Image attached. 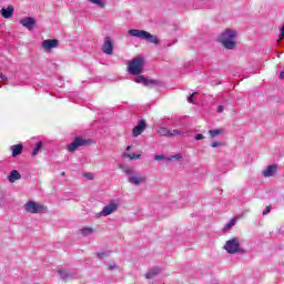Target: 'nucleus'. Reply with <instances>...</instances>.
I'll return each instance as SVG.
<instances>
[{
	"instance_id": "obj_1",
	"label": "nucleus",
	"mask_w": 284,
	"mask_h": 284,
	"mask_svg": "<svg viewBox=\"0 0 284 284\" xmlns=\"http://www.w3.org/2000/svg\"><path fill=\"white\" fill-rule=\"evenodd\" d=\"M145 65V60L142 57H136L128 64V71L129 74H133L135 77L133 81L135 83H141L142 85H145L146 88H154V85H159V81L156 80H150L143 75V67Z\"/></svg>"
},
{
	"instance_id": "obj_2",
	"label": "nucleus",
	"mask_w": 284,
	"mask_h": 284,
	"mask_svg": "<svg viewBox=\"0 0 284 284\" xmlns=\"http://www.w3.org/2000/svg\"><path fill=\"white\" fill-rule=\"evenodd\" d=\"M234 39H236V31L226 29L220 36V43H222L226 50H234V48H236V42Z\"/></svg>"
},
{
	"instance_id": "obj_3",
	"label": "nucleus",
	"mask_w": 284,
	"mask_h": 284,
	"mask_svg": "<svg viewBox=\"0 0 284 284\" xmlns=\"http://www.w3.org/2000/svg\"><path fill=\"white\" fill-rule=\"evenodd\" d=\"M130 37H135L136 39H143L144 41H149V43H154L155 45L160 43L159 38L152 36V33L145 30L131 29L129 30Z\"/></svg>"
},
{
	"instance_id": "obj_4",
	"label": "nucleus",
	"mask_w": 284,
	"mask_h": 284,
	"mask_svg": "<svg viewBox=\"0 0 284 284\" xmlns=\"http://www.w3.org/2000/svg\"><path fill=\"white\" fill-rule=\"evenodd\" d=\"M224 250L227 254H245V250L241 247V240H239V237L226 241Z\"/></svg>"
},
{
	"instance_id": "obj_5",
	"label": "nucleus",
	"mask_w": 284,
	"mask_h": 284,
	"mask_svg": "<svg viewBox=\"0 0 284 284\" xmlns=\"http://www.w3.org/2000/svg\"><path fill=\"white\" fill-rule=\"evenodd\" d=\"M24 210L26 212H29V214H41L43 212H48V207L34 201L27 202L24 205Z\"/></svg>"
},
{
	"instance_id": "obj_6",
	"label": "nucleus",
	"mask_w": 284,
	"mask_h": 284,
	"mask_svg": "<svg viewBox=\"0 0 284 284\" xmlns=\"http://www.w3.org/2000/svg\"><path fill=\"white\" fill-rule=\"evenodd\" d=\"M129 183L131 185H141L148 181V175L142 174V173H135L133 175H129L128 178Z\"/></svg>"
},
{
	"instance_id": "obj_7",
	"label": "nucleus",
	"mask_w": 284,
	"mask_h": 284,
	"mask_svg": "<svg viewBox=\"0 0 284 284\" xmlns=\"http://www.w3.org/2000/svg\"><path fill=\"white\" fill-rule=\"evenodd\" d=\"M83 145H88V140L83 138H75L71 144H69V152H74L78 148H83Z\"/></svg>"
},
{
	"instance_id": "obj_8",
	"label": "nucleus",
	"mask_w": 284,
	"mask_h": 284,
	"mask_svg": "<svg viewBox=\"0 0 284 284\" xmlns=\"http://www.w3.org/2000/svg\"><path fill=\"white\" fill-rule=\"evenodd\" d=\"M119 203L111 202L103 207V210L99 213V216H110V214H114V211L118 210Z\"/></svg>"
},
{
	"instance_id": "obj_9",
	"label": "nucleus",
	"mask_w": 284,
	"mask_h": 284,
	"mask_svg": "<svg viewBox=\"0 0 284 284\" xmlns=\"http://www.w3.org/2000/svg\"><path fill=\"white\" fill-rule=\"evenodd\" d=\"M102 52L104 54H113L114 52V42H112V38L106 37L104 39L103 45H102Z\"/></svg>"
},
{
	"instance_id": "obj_10",
	"label": "nucleus",
	"mask_w": 284,
	"mask_h": 284,
	"mask_svg": "<svg viewBox=\"0 0 284 284\" xmlns=\"http://www.w3.org/2000/svg\"><path fill=\"white\" fill-rule=\"evenodd\" d=\"M20 23L23 26V28H27V30H34L37 21L32 17H26L20 20Z\"/></svg>"
},
{
	"instance_id": "obj_11",
	"label": "nucleus",
	"mask_w": 284,
	"mask_h": 284,
	"mask_svg": "<svg viewBox=\"0 0 284 284\" xmlns=\"http://www.w3.org/2000/svg\"><path fill=\"white\" fill-rule=\"evenodd\" d=\"M58 45H59V40L57 39H48L42 42V48L43 50H47V51L58 48Z\"/></svg>"
},
{
	"instance_id": "obj_12",
	"label": "nucleus",
	"mask_w": 284,
	"mask_h": 284,
	"mask_svg": "<svg viewBox=\"0 0 284 284\" xmlns=\"http://www.w3.org/2000/svg\"><path fill=\"white\" fill-rule=\"evenodd\" d=\"M145 128H148V124H145L144 120H141L138 125L133 128V136H140V134H143Z\"/></svg>"
},
{
	"instance_id": "obj_13",
	"label": "nucleus",
	"mask_w": 284,
	"mask_h": 284,
	"mask_svg": "<svg viewBox=\"0 0 284 284\" xmlns=\"http://www.w3.org/2000/svg\"><path fill=\"white\" fill-rule=\"evenodd\" d=\"M0 12L3 19H10L14 14V7L8 6V8H2Z\"/></svg>"
},
{
	"instance_id": "obj_14",
	"label": "nucleus",
	"mask_w": 284,
	"mask_h": 284,
	"mask_svg": "<svg viewBox=\"0 0 284 284\" xmlns=\"http://www.w3.org/2000/svg\"><path fill=\"white\" fill-rule=\"evenodd\" d=\"M278 166L276 164L274 165H268L264 171H263V176L270 178V176H274V174H276V169Z\"/></svg>"
},
{
	"instance_id": "obj_15",
	"label": "nucleus",
	"mask_w": 284,
	"mask_h": 284,
	"mask_svg": "<svg viewBox=\"0 0 284 284\" xmlns=\"http://www.w3.org/2000/svg\"><path fill=\"white\" fill-rule=\"evenodd\" d=\"M58 274H59L60 278H62V281H70V278H75L74 275H72L70 272H68L65 270H59Z\"/></svg>"
},
{
	"instance_id": "obj_16",
	"label": "nucleus",
	"mask_w": 284,
	"mask_h": 284,
	"mask_svg": "<svg viewBox=\"0 0 284 284\" xmlns=\"http://www.w3.org/2000/svg\"><path fill=\"white\" fill-rule=\"evenodd\" d=\"M12 156L17 158L23 152V144L11 145Z\"/></svg>"
},
{
	"instance_id": "obj_17",
	"label": "nucleus",
	"mask_w": 284,
	"mask_h": 284,
	"mask_svg": "<svg viewBox=\"0 0 284 284\" xmlns=\"http://www.w3.org/2000/svg\"><path fill=\"white\" fill-rule=\"evenodd\" d=\"M159 274H161V268L154 267V268H151V270L145 274V278L151 280V278H154L155 276H159Z\"/></svg>"
},
{
	"instance_id": "obj_18",
	"label": "nucleus",
	"mask_w": 284,
	"mask_h": 284,
	"mask_svg": "<svg viewBox=\"0 0 284 284\" xmlns=\"http://www.w3.org/2000/svg\"><path fill=\"white\" fill-rule=\"evenodd\" d=\"M19 179H21V173H19L17 170L11 171L8 176L10 183H14V181H19Z\"/></svg>"
},
{
	"instance_id": "obj_19",
	"label": "nucleus",
	"mask_w": 284,
	"mask_h": 284,
	"mask_svg": "<svg viewBox=\"0 0 284 284\" xmlns=\"http://www.w3.org/2000/svg\"><path fill=\"white\" fill-rule=\"evenodd\" d=\"M169 136H187V133L181 131V129H173L170 130Z\"/></svg>"
},
{
	"instance_id": "obj_20",
	"label": "nucleus",
	"mask_w": 284,
	"mask_h": 284,
	"mask_svg": "<svg viewBox=\"0 0 284 284\" xmlns=\"http://www.w3.org/2000/svg\"><path fill=\"white\" fill-rule=\"evenodd\" d=\"M122 172L126 174V176H132L134 174V169L128 166V165H121L120 166Z\"/></svg>"
},
{
	"instance_id": "obj_21",
	"label": "nucleus",
	"mask_w": 284,
	"mask_h": 284,
	"mask_svg": "<svg viewBox=\"0 0 284 284\" xmlns=\"http://www.w3.org/2000/svg\"><path fill=\"white\" fill-rule=\"evenodd\" d=\"M158 134H160V136H170V130L165 126H161L158 130Z\"/></svg>"
},
{
	"instance_id": "obj_22",
	"label": "nucleus",
	"mask_w": 284,
	"mask_h": 284,
	"mask_svg": "<svg viewBox=\"0 0 284 284\" xmlns=\"http://www.w3.org/2000/svg\"><path fill=\"white\" fill-rule=\"evenodd\" d=\"M89 3L98 6V8H105V0H88Z\"/></svg>"
},
{
	"instance_id": "obj_23",
	"label": "nucleus",
	"mask_w": 284,
	"mask_h": 284,
	"mask_svg": "<svg viewBox=\"0 0 284 284\" xmlns=\"http://www.w3.org/2000/svg\"><path fill=\"white\" fill-rule=\"evenodd\" d=\"M122 156L124 159H130L131 161L136 160V159H141V154H136V153H133V154L123 153Z\"/></svg>"
},
{
	"instance_id": "obj_24",
	"label": "nucleus",
	"mask_w": 284,
	"mask_h": 284,
	"mask_svg": "<svg viewBox=\"0 0 284 284\" xmlns=\"http://www.w3.org/2000/svg\"><path fill=\"white\" fill-rule=\"evenodd\" d=\"M82 236H90V234H92L94 232V229L92 227H84L82 230H80Z\"/></svg>"
},
{
	"instance_id": "obj_25",
	"label": "nucleus",
	"mask_w": 284,
	"mask_h": 284,
	"mask_svg": "<svg viewBox=\"0 0 284 284\" xmlns=\"http://www.w3.org/2000/svg\"><path fill=\"white\" fill-rule=\"evenodd\" d=\"M43 148V142H38L36 148L33 149L32 156H37L39 154V151Z\"/></svg>"
},
{
	"instance_id": "obj_26",
	"label": "nucleus",
	"mask_w": 284,
	"mask_h": 284,
	"mask_svg": "<svg viewBox=\"0 0 284 284\" xmlns=\"http://www.w3.org/2000/svg\"><path fill=\"white\" fill-rule=\"evenodd\" d=\"M97 256H98V258L103 261V258H108V256H110V251L97 253Z\"/></svg>"
},
{
	"instance_id": "obj_27",
	"label": "nucleus",
	"mask_w": 284,
	"mask_h": 284,
	"mask_svg": "<svg viewBox=\"0 0 284 284\" xmlns=\"http://www.w3.org/2000/svg\"><path fill=\"white\" fill-rule=\"evenodd\" d=\"M236 225V219H232L225 226L224 230H232Z\"/></svg>"
},
{
	"instance_id": "obj_28",
	"label": "nucleus",
	"mask_w": 284,
	"mask_h": 284,
	"mask_svg": "<svg viewBox=\"0 0 284 284\" xmlns=\"http://www.w3.org/2000/svg\"><path fill=\"white\" fill-rule=\"evenodd\" d=\"M209 134L212 139H214L215 136L221 135V130H210Z\"/></svg>"
},
{
	"instance_id": "obj_29",
	"label": "nucleus",
	"mask_w": 284,
	"mask_h": 284,
	"mask_svg": "<svg viewBox=\"0 0 284 284\" xmlns=\"http://www.w3.org/2000/svg\"><path fill=\"white\" fill-rule=\"evenodd\" d=\"M165 155H163V154H160V155H155L154 156V161H165Z\"/></svg>"
},
{
	"instance_id": "obj_30",
	"label": "nucleus",
	"mask_w": 284,
	"mask_h": 284,
	"mask_svg": "<svg viewBox=\"0 0 284 284\" xmlns=\"http://www.w3.org/2000/svg\"><path fill=\"white\" fill-rule=\"evenodd\" d=\"M272 212V206H266L265 210L262 212L263 216L270 214Z\"/></svg>"
},
{
	"instance_id": "obj_31",
	"label": "nucleus",
	"mask_w": 284,
	"mask_h": 284,
	"mask_svg": "<svg viewBox=\"0 0 284 284\" xmlns=\"http://www.w3.org/2000/svg\"><path fill=\"white\" fill-rule=\"evenodd\" d=\"M84 178L88 179L89 181H92L94 179V174H92V173H84Z\"/></svg>"
},
{
	"instance_id": "obj_32",
	"label": "nucleus",
	"mask_w": 284,
	"mask_h": 284,
	"mask_svg": "<svg viewBox=\"0 0 284 284\" xmlns=\"http://www.w3.org/2000/svg\"><path fill=\"white\" fill-rule=\"evenodd\" d=\"M221 145H223V142H213L211 148H221Z\"/></svg>"
},
{
	"instance_id": "obj_33",
	"label": "nucleus",
	"mask_w": 284,
	"mask_h": 284,
	"mask_svg": "<svg viewBox=\"0 0 284 284\" xmlns=\"http://www.w3.org/2000/svg\"><path fill=\"white\" fill-rule=\"evenodd\" d=\"M203 139H205V136H203V134L195 135V141H203Z\"/></svg>"
},
{
	"instance_id": "obj_34",
	"label": "nucleus",
	"mask_w": 284,
	"mask_h": 284,
	"mask_svg": "<svg viewBox=\"0 0 284 284\" xmlns=\"http://www.w3.org/2000/svg\"><path fill=\"white\" fill-rule=\"evenodd\" d=\"M194 94L196 93H193L187 98L189 103H194Z\"/></svg>"
},
{
	"instance_id": "obj_35",
	"label": "nucleus",
	"mask_w": 284,
	"mask_h": 284,
	"mask_svg": "<svg viewBox=\"0 0 284 284\" xmlns=\"http://www.w3.org/2000/svg\"><path fill=\"white\" fill-rule=\"evenodd\" d=\"M172 159H176V161H180V159H183L181 154H175L172 156Z\"/></svg>"
},
{
	"instance_id": "obj_36",
	"label": "nucleus",
	"mask_w": 284,
	"mask_h": 284,
	"mask_svg": "<svg viewBox=\"0 0 284 284\" xmlns=\"http://www.w3.org/2000/svg\"><path fill=\"white\" fill-rule=\"evenodd\" d=\"M0 80L1 81H8V77L3 75V73H0Z\"/></svg>"
},
{
	"instance_id": "obj_37",
	"label": "nucleus",
	"mask_w": 284,
	"mask_h": 284,
	"mask_svg": "<svg viewBox=\"0 0 284 284\" xmlns=\"http://www.w3.org/2000/svg\"><path fill=\"white\" fill-rule=\"evenodd\" d=\"M223 110H224L223 105H219L217 106V113L219 114H222Z\"/></svg>"
},
{
	"instance_id": "obj_38",
	"label": "nucleus",
	"mask_w": 284,
	"mask_h": 284,
	"mask_svg": "<svg viewBox=\"0 0 284 284\" xmlns=\"http://www.w3.org/2000/svg\"><path fill=\"white\" fill-rule=\"evenodd\" d=\"M280 79H284V71L280 73Z\"/></svg>"
},
{
	"instance_id": "obj_39",
	"label": "nucleus",
	"mask_w": 284,
	"mask_h": 284,
	"mask_svg": "<svg viewBox=\"0 0 284 284\" xmlns=\"http://www.w3.org/2000/svg\"><path fill=\"white\" fill-rule=\"evenodd\" d=\"M0 201H3V192L0 191Z\"/></svg>"
},
{
	"instance_id": "obj_40",
	"label": "nucleus",
	"mask_w": 284,
	"mask_h": 284,
	"mask_svg": "<svg viewBox=\"0 0 284 284\" xmlns=\"http://www.w3.org/2000/svg\"><path fill=\"white\" fill-rule=\"evenodd\" d=\"M130 150H132V146L131 145L126 146V152H130Z\"/></svg>"
},
{
	"instance_id": "obj_41",
	"label": "nucleus",
	"mask_w": 284,
	"mask_h": 284,
	"mask_svg": "<svg viewBox=\"0 0 284 284\" xmlns=\"http://www.w3.org/2000/svg\"><path fill=\"white\" fill-rule=\"evenodd\" d=\"M114 267H116V266H114V265H109V270H114Z\"/></svg>"
},
{
	"instance_id": "obj_42",
	"label": "nucleus",
	"mask_w": 284,
	"mask_h": 284,
	"mask_svg": "<svg viewBox=\"0 0 284 284\" xmlns=\"http://www.w3.org/2000/svg\"><path fill=\"white\" fill-rule=\"evenodd\" d=\"M61 175H62V176H65V172H62Z\"/></svg>"
}]
</instances>
